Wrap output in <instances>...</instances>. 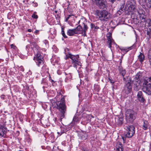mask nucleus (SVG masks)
Wrapping results in <instances>:
<instances>
[{
    "label": "nucleus",
    "instance_id": "obj_1",
    "mask_svg": "<svg viewBox=\"0 0 151 151\" xmlns=\"http://www.w3.org/2000/svg\"><path fill=\"white\" fill-rule=\"evenodd\" d=\"M50 104L51 107L53 108H57L60 111L61 113V117L62 118H64L65 110V99L64 98H62L60 101H57V102H55V100L50 99Z\"/></svg>",
    "mask_w": 151,
    "mask_h": 151
},
{
    "label": "nucleus",
    "instance_id": "obj_2",
    "mask_svg": "<svg viewBox=\"0 0 151 151\" xmlns=\"http://www.w3.org/2000/svg\"><path fill=\"white\" fill-rule=\"evenodd\" d=\"M95 15L102 22L109 21L111 17L110 14L106 10H96Z\"/></svg>",
    "mask_w": 151,
    "mask_h": 151
},
{
    "label": "nucleus",
    "instance_id": "obj_3",
    "mask_svg": "<svg viewBox=\"0 0 151 151\" xmlns=\"http://www.w3.org/2000/svg\"><path fill=\"white\" fill-rule=\"evenodd\" d=\"M139 17L141 21L139 22V21L137 19L134 20V23L138 24V26L140 27H144L145 26V24L143 23L145 22H146V19L145 15V11L143 9H139L137 11Z\"/></svg>",
    "mask_w": 151,
    "mask_h": 151
},
{
    "label": "nucleus",
    "instance_id": "obj_4",
    "mask_svg": "<svg viewBox=\"0 0 151 151\" xmlns=\"http://www.w3.org/2000/svg\"><path fill=\"white\" fill-rule=\"evenodd\" d=\"M136 116L137 113L133 110L128 109L125 112L126 120L127 122L132 123Z\"/></svg>",
    "mask_w": 151,
    "mask_h": 151
},
{
    "label": "nucleus",
    "instance_id": "obj_5",
    "mask_svg": "<svg viewBox=\"0 0 151 151\" xmlns=\"http://www.w3.org/2000/svg\"><path fill=\"white\" fill-rule=\"evenodd\" d=\"M142 89L143 91L147 94H151V77L144 81Z\"/></svg>",
    "mask_w": 151,
    "mask_h": 151
},
{
    "label": "nucleus",
    "instance_id": "obj_6",
    "mask_svg": "<svg viewBox=\"0 0 151 151\" xmlns=\"http://www.w3.org/2000/svg\"><path fill=\"white\" fill-rule=\"evenodd\" d=\"M68 57L71 60L72 66L77 69L78 66H81L82 64L79 59L78 55H74L68 54Z\"/></svg>",
    "mask_w": 151,
    "mask_h": 151
},
{
    "label": "nucleus",
    "instance_id": "obj_7",
    "mask_svg": "<svg viewBox=\"0 0 151 151\" xmlns=\"http://www.w3.org/2000/svg\"><path fill=\"white\" fill-rule=\"evenodd\" d=\"M126 133L125 134L126 137L131 138L135 133V127L133 125H128L126 127Z\"/></svg>",
    "mask_w": 151,
    "mask_h": 151
},
{
    "label": "nucleus",
    "instance_id": "obj_8",
    "mask_svg": "<svg viewBox=\"0 0 151 151\" xmlns=\"http://www.w3.org/2000/svg\"><path fill=\"white\" fill-rule=\"evenodd\" d=\"M33 60L38 67H42L43 65V59L40 53H37L34 57Z\"/></svg>",
    "mask_w": 151,
    "mask_h": 151
},
{
    "label": "nucleus",
    "instance_id": "obj_9",
    "mask_svg": "<svg viewBox=\"0 0 151 151\" xmlns=\"http://www.w3.org/2000/svg\"><path fill=\"white\" fill-rule=\"evenodd\" d=\"M111 35V33L109 32H108L106 35L107 40H108L107 42V44L108 47L110 48L111 49V47H112V45H115L116 48H117V47L119 46L115 43L114 40L112 39Z\"/></svg>",
    "mask_w": 151,
    "mask_h": 151
},
{
    "label": "nucleus",
    "instance_id": "obj_10",
    "mask_svg": "<svg viewBox=\"0 0 151 151\" xmlns=\"http://www.w3.org/2000/svg\"><path fill=\"white\" fill-rule=\"evenodd\" d=\"M139 3L144 8H151V0H139Z\"/></svg>",
    "mask_w": 151,
    "mask_h": 151
},
{
    "label": "nucleus",
    "instance_id": "obj_11",
    "mask_svg": "<svg viewBox=\"0 0 151 151\" xmlns=\"http://www.w3.org/2000/svg\"><path fill=\"white\" fill-rule=\"evenodd\" d=\"M93 0H92L93 1ZM96 4L101 9H106L107 7V2L106 0H94Z\"/></svg>",
    "mask_w": 151,
    "mask_h": 151
},
{
    "label": "nucleus",
    "instance_id": "obj_12",
    "mask_svg": "<svg viewBox=\"0 0 151 151\" xmlns=\"http://www.w3.org/2000/svg\"><path fill=\"white\" fill-rule=\"evenodd\" d=\"M132 86L131 85V83L128 82L126 84L124 87V90L126 91V93L127 94L129 93L132 91Z\"/></svg>",
    "mask_w": 151,
    "mask_h": 151
},
{
    "label": "nucleus",
    "instance_id": "obj_13",
    "mask_svg": "<svg viewBox=\"0 0 151 151\" xmlns=\"http://www.w3.org/2000/svg\"><path fill=\"white\" fill-rule=\"evenodd\" d=\"M135 47V44H134L132 46L129 47H123L121 48L120 50L124 54H125L129 50L134 48Z\"/></svg>",
    "mask_w": 151,
    "mask_h": 151
},
{
    "label": "nucleus",
    "instance_id": "obj_14",
    "mask_svg": "<svg viewBox=\"0 0 151 151\" xmlns=\"http://www.w3.org/2000/svg\"><path fill=\"white\" fill-rule=\"evenodd\" d=\"M137 96L138 100L141 102L144 103L145 101L142 93L141 91H139L138 92Z\"/></svg>",
    "mask_w": 151,
    "mask_h": 151
},
{
    "label": "nucleus",
    "instance_id": "obj_15",
    "mask_svg": "<svg viewBox=\"0 0 151 151\" xmlns=\"http://www.w3.org/2000/svg\"><path fill=\"white\" fill-rule=\"evenodd\" d=\"M64 73L66 76L65 79V82L68 83L72 79V75L71 73L64 72Z\"/></svg>",
    "mask_w": 151,
    "mask_h": 151
},
{
    "label": "nucleus",
    "instance_id": "obj_16",
    "mask_svg": "<svg viewBox=\"0 0 151 151\" xmlns=\"http://www.w3.org/2000/svg\"><path fill=\"white\" fill-rule=\"evenodd\" d=\"M142 76V72H139L137 73L135 77L134 78V80L139 83L140 82V79Z\"/></svg>",
    "mask_w": 151,
    "mask_h": 151
},
{
    "label": "nucleus",
    "instance_id": "obj_17",
    "mask_svg": "<svg viewBox=\"0 0 151 151\" xmlns=\"http://www.w3.org/2000/svg\"><path fill=\"white\" fill-rule=\"evenodd\" d=\"M60 60V58L57 56L54 55L52 56V58L50 60L52 65H55L54 63H58Z\"/></svg>",
    "mask_w": 151,
    "mask_h": 151
},
{
    "label": "nucleus",
    "instance_id": "obj_18",
    "mask_svg": "<svg viewBox=\"0 0 151 151\" xmlns=\"http://www.w3.org/2000/svg\"><path fill=\"white\" fill-rule=\"evenodd\" d=\"M67 34L70 36H73L75 34H77V32L74 29H68L67 31Z\"/></svg>",
    "mask_w": 151,
    "mask_h": 151
},
{
    "label": "nucleus",
    "instance_id": "obj_19",
    "mask_svg": "<svg viewBox=\"0 0 151 151\" xmlns=\"http://www.w3.org/2000/svg\"><path fill=\"white\" fill-rule=\"evenodd\" d=\"M48 134L49 139L50 140H52L54 139V133L52 132L50 130L48 131Z\"/></svg>",
    "mask_w": 151,
    "mask_h": 151
},
{
    "label": "nucleus",
    "instance_id": "obj_20",
    "mask_svg": "<svg viewBox=\"0 0 151 151\" xmlns=\"http://www.w3.org/2000/svg\"><path fill=\"white\" fill-rule=\"evenodd\" d=\"M62 98H64L62 97V95L60 93V90L58 91L57 93V95L56 97L57 101H60Z\"/></svg>",
    "mask_w": 151,
    "mask_h": 151
},
{
    "label": "nucleus",
    "instance_id": "obj_21",
    "mask_svg": "<svg viewBox=\"0 0 151 151\" xmlns=\"http://www.w3.org/2000/svg\"><path fill=\"white\" fill-rule=\"evenodd\" d=\"M138 59L141 63H142L145 60V56L144 54L141 52L138 56Z\"/></svg>",
    "mask_w": 151,
    "mask_h": 151
},
{
    "label": "nucleus",
    "instance_id": "obj_22",
    "mask_svg": "<svg viewBox=\"0 0 151 151\" xmlns=\"http://www.w3.org/2000/svg\"><path fill=\"white\" fill-rule=\"evenodd\" d=\"M116 151H123L122 144L121 143L117 144L116 146Z\"/></svg>",
    "mask_w": 151,
    "mask_h": 151
},
{
    "label": "nucleus",
    "instance_id": "obj_23",
    "mask_svg": "<svg viewBox=\"0 0 151 151\" xmlns=\"http://www.w3.org/2000/svg\"><path fill=\"white\" fill-rule=\"evenodd\" d=\"M148 124L147 121H144L143 124L142 125V128L144 130H147L148 128Z\"/></svg>",
    "mask_w": 151,
    "mask_h": 151
},
{
    "label": "nucleus",
    "instance_id": "obj_24",
    "mask_svg": "<svg viewBox=\"0 0 151 151\" xmlns=\"http://www.w3.org/2000/svg\"><path fill=\"white\" fill-rule=\"evenodd\" d=\"M119 73L122 75V76L123 77L124 76L126 73V70L121 67L119 68Z\"/></svg>",
    "mask_w": 151,
    "mask_h": 151
},
{
    "label": "nucleus",
    "instance_id": "obj_25",
    "mask_svg": "<svg viewBox=\"0 0 151 151\" xmlns=\"http://www.w3.org/2000/svg\"><path fill=\"white\" fill-rule=\"evenodd\" d=\"M79 118L76 116H74L73 118V121L71 122L72 125H74L76 122H79Z\"/></svg>",
    "mask_w": 151,
    "mask_h": 151
},
{
    "label": "nucleus",
    "instance_id": "obj_26",
    "mask_svg": "<svg viewBox=\"0 0 151 151\" xmlns=\"http://www.w3.org/2000/svg\"><path fill=\"white\" fill-rule=\"evenodd\" d=\"M67 131V130L66 128H62L61 131L60 132H58L57 133L58 136H60L62 134L65 133Z\"/></svg>",
    "mask_w": 151,
    "mask_h": 151
},
{
    "label": "nucleus",
    "instance_id": "obj_27",
    "mask_svg": "<svg viewBox=\"0 0 151 151\" xmlns=\"http://www.w3.org/2000/svg\"><path fill=\"white\" fill-rule=\"evenodd\" d=\"M5 133V131L4 130L2 126L0 125V136H3Z\"/></svg>",
    "mask_w": 151,
    "mask_h": 151
},
{
    "label": "nucleus",
    "instance_id": "obj_28",
    "mask_svg": "<svg viewBox=\"0 0 151 151\" xmlns=\"http://www.w3.org/2000/svg\"><path fill=\"white\" fill-rule=\"evenodd\" d=\"M48 73H49L48 72ZM49 81L51 83V84L52 86H54L56 85V83L55 82V81H54L53 79H52V78L50 76V74H49Z\"/></svg>",
    "mask_w": 151,
    "mask_h": 151
},
{
    "label": "nucleus",
    "instance_id": "obj_29",
    "mask_svg": "<svg viewBox=\"0 0 151 151\" xmlns=\"http://www.w3.org/2000/svg\"><path fill=\"white\" fill-rule=\"evenodd\" d=\"M128 9L129 10L130 12H132L134 11L135 6V5H128Z\"/></svg>",
    "mask_w": 151,
    "mask_h": 151
},
{
    "label": "nucleus",
    "instance_id": "obj_30",
    "mask_svg": "<svg viewBox=\"0 0 151 151\" xmlns=\"http://www.w3.org/2000/svg\"><path fill=\"white\" fill-rule=\"evenodd\" d=\"M148 58L149 59V61L150 64L151 66V48L150 49L148 53Z\"/></svg>",
    "mask_w": 151,
    "mask_h": 151
},
{
    "label": "nucleus",
    "instance_id": "obj_31",
    "mask_svg": "<svg viewBox=\"0 0 151 151\" xmlns=\"http://www.w3.org/2000/svg\"><path fill=\"white\" fill-rule=\"evenodd\" d=\"M127 4H128V5H134L135 4V2L134 0H129L127 2Z\"/></svg>",
    "mask_w": 151,
    "mask_h": 151
},
{
    "label": "nucleus",
    "instance_id": "obj_32",
    "mask_svg": "<svg viewBox=\"0 0 151 151\" xmlns=\"http://www.w3.org/2000/svg\"><path fill=\"white\" fill-rule=\"evenodd\" d=\"M61 34L64 38H68L67 36L65 35V33L64 28L63 27L61 28Z\"/></svg>",
    "mask_w": 151,
    "mask_h": 151
},
{
    "label": "nucleus",
    "instance_id": "obj_33",
    "mask_svg": "<svg viewBox=\"0 0 151 151\" xmlns=\"http://www.w3.org/2000/svg\"><path fill=\"white\" fill-rule=\"evenodd\" d=\"M94 89L95 90L98 92H99L100 90V88L99 85L95 84L94 86Z\"/></svg>",
    "mask_w": 151,
    "mask_h": 151
},
{
    "label": "nucleus",
    "instance_id": "obj_34",
    "mask_svg": "<svg viewBox=\"0 0 151 151\" xmlns=\"http://www.w3.org/2000/svg\"><path fill=\"white\" fill-rule=\"evenodd\" d=\"M74 29H76L77 32V34H78L79 31H81L82 29V28L80 25H78Z\"/></svg>",
    "mask_w": 151,
    "mask_h": 151
},
{
    "label": "nucleus",
    "instance_id": "obj_35",
    "mask_svg": "<svg viewBox=\"0 0 151 151\" xmlns=\"http://www.w3.org/2000/svg\"><path fill=\"white\" fill-rule=\"evenodd\" d=\"M123 123V119L122 118H120L118 121V123L119 125L121 126Z\"/></svg>",
    "mask_w": 151,
    "mask_h": 151
},
{
    "label": "nucleus",
    "instance_id": "obj_36",
    "mask_svg": "<svg viewBox=\"0 0 151 151\" xmlns=\"http://www.w3.org/2000/svg\"><path fill=\"white\" fill-rule=\"evenodd\" d=\"M109 4L112 6L113 4H116V0H109Z\"/></svg>",
    "mask_w": 151,
    "mask_h": 151
},
{
    "label": "nucleus",
    "instance_id": "obj_37",
    "mask_svg": "<svg viewBox=\"0 0 151 151\" xmlns=\"http://www.w3.org/2000/svg\"><path fill=\"white\" fill-rule=\"evenodd\" d=\"M83 24L84 25V26L83 28V32L85 35H86V33L88 27L87 25L85 24L84 23H83Z\"/></svg>",
    "mask_w": 151,
    "mask_h": 151
},
{
    "label": "nucleus",
    "instance_id": "obj_38",
    "mask_svg": "<svg viewBox=\"0 0 151 151\" xmlns=\"http://www.w3.org/2000/svg\"><path fill=\"white\" fill-rule=\"evenodd\" d=\"M146 21L147 22V20H146ZM148 23L147 22L146 23V22H145V27L146 26V24H148V25L147 26H148L149 28H151V20H150V19H148Z\"/></svg>",
    "mask_w": 151,
    "mask_h": 151
},
{
    "label": "nucleus",
    "instance_id": "obj_39",
    "mask_svg": "<svg viewBox=\"0 0 151 151\" xmlns=\"http://www.w3.org/2000/svg\"><path fill=\"white\" fill-rule=\"evenodd\" d=\"M149 31L147 30V34L149 36V39H150V37H151L150 32L151 31V28H149Z\"/></svg>",
    "mask_w": 151,
    "mask_h": 151
},
{
    "label": "nucleus",
    "instance_id": "obj_40",
    "mask_svg": "<svg viewBox=\"0 0 151 151\" xmlns=\"http://www.w3.org/2000/svg\"><path fill=\"white\" fill-rule=\"evenodd\" d=\"M109 80L110 83L112 84V85H113L114 83V81L111 78H109Z\"/></svg>",
    "mask_w": 151,
    "mask_h": 151
},
{
    "label": "nucleus",
    "instance_id": "obj_41",
    "mask_svg": "<svg viewBox=\"0 0 151 151\" xmlns=\"http://www.w3.org/2000/svg\"><path fill=\"white\" fill-rule=\"evenodd\" d=\"M87 136L86 134H84L82 137V139H83L85 140L87 139Z\"/></svg>",
    "mask_w": 151,
    "mask_h": 151
},
{
    "label": "nucleus",
    "instance_id": "obj_42",
    "mask_svg": "<svg viewBox=\"0 0 151 151\" xmlns=\"http://www.w3.org/2000/svg\"><path fill=\"white\" fill-rule=\"evenodd\" d=\"M71 16H74L73 14H69L68 15V17L66 18L65 21L66 22H67L69 19L70 17Z\"/></svg>",
    "mask_w": 151,
    "mask_h": 151
},
{
    "label": "nucleus",
    "instance_id": "obj_43",
    "mask_svg": "<svg viewBox=\"0 0 151 151\" xmlns=\"http://www.w3.org/2000/svg\"><path fill=\"white\" fill-rule=\"evenodd\" d=\"M32 17L35 19H37L38 18V16L37 15L35 14H33L32 15Z\"/></svg>",
    "mask_w": 151,
    "mask_h": 151
},
{
    "label": "nucleus",
    "instance_id": "obj_44",
    "mask_svg": "<svg viewBox=\"0 0 151 151\" xmlns=\"http://www.w3.org/2000/svg\"><path fill=\"white\" fill-rule=\"evenodd\" d=\"M11 48H13L14 49H15L16 47V46L14 45L13 44H12L11 45Z\"/></svg>",
    "mask_w": 151,
    "mask_h": 151
},
{
    "label": "nucleus",
    "instance_id": "obj_45",
    "mask_svg": "<svg viewBox=\"0 0 151 151\" xmlns=\"http://www.w3.org/2000/svg\"><path fill=\"white\" fill-rule=\"evenodd\" d=\"M91 28L93 29V27L94 28L95 25L93 24H91Z\"/></svg>",
    "mask_w": 151,
    "mask_h": 151
},
{
    "label": "nucleus",
    "instance_id": "obj_46",
    "mask_svg": "<svg viewBox=\"0 0 151 151\" xmlns=\"http://www.w3.org/2000/svg\"><path fill=\"white\" fill-rule=\"evenodd\" d=\"M57 73L58 75H60L61 74V72L60 70H58L57 71Z\"/></svg>",
    "mask_w": 151,
    "mask_h": 151
},
{
    "label": "nucleus",
    "instance_id": "obj_47",
    "mask_svg": "<svg viewBox=\"0 0 151 151\" xmlns=\"http://www.w3.org/2000/svg\"><path fill=\"white\" fill-rule=\"evenodd\" d=\"M57 14V11H55V13H54V14L55 15V17H56V14Z\"/></svg>",
    "mask_w": 151,
    "mask_h": 151
},
{
    "label": "nucleus",
    "instance_id": "obj_48",
    "mask_svg": "<svg viewBox=\"0 0 151 151\" xmlns=\"http://www.w3.org/2000/svg\"><path fill=\"white\" fill-rule=\"evenodd\" d=\"M99 28V27L97 26H95L94 27V29H98Z\"/></svg>",
    "mask_w": 151,
    "mask_h": 151
},
{
    "label": "nucleus",
    "instance_id": "obj_49",
    "mask_svg": "<svg viewBox=\"0 0 151 151\" xmlns=\"http://www.w3.org/2000/svg\"><path fill=\"white\" fill-rule=\"evenodd\" d=\"M1 99H4V95H1Z\"/></svg>",
    "mask_w": 151,
    "mask_h": 151
},
{
    "label": "nucleus",
    "instance_id": "obj_50",
    "mask_svg": "<svg viewBox=\"0 0 151 151\" xmlns=\"http://www.w3.org/2000/svg\"><path fill=\"white\" fill-rule=\"evenodd\" d=\"M56 18H58L59 17V15L58 14H56V17H55Z\"/></svg>",
    "mask_w": 151,
    "mask_h": 151
},
{
    "label": "nucleus",
    "instance_id": "obj_51",
    "mask_svg": "<svg viewBox=\"0 0 151 151\" xmlns=\"http://www.w3.org/2000/svg\"><path fill=\"white\" fill-rule=\"evenodd\" d=\"M122 139L124 141H125V138L124 137H122Z\"/></svg>",
    "mask_w": 151,
    "mask_h": 151
},
{
    "label": "nucleus",
    "instance_id": "obj_52",
    "mask_svg": "<svg viewBox=\"0 0 151 151\" xmlns=\"http://www.w3.org/2000/svg\"><path fill=\"white\" fill-rule=\"evenodd\" d=\"M28 31L29 32H31L32 31V30L31 29H28Z\"/></svg>",
    "mask_w": 151,
    "mask_h": 151
},
{
    "label": "nucleus",
    "instance_id": "obj_53",
    "mask_svg": "<svg viewBox=\"0 0 151 151\" xmlns=\"http://www.w3.org/2000/svg\"><path fill=\"white\" fill-rule=\"evenodd\" d=\"M68 55H66V58H65V60L67 59L68 58H69L68 57Z\"/></svg>",
    "mask_w": 151,
    "mask_h": 151
},
{
    "label": "nucleus",
    "instance_id": "obj_54",
    "mask_svg": "<svg viewBox=\"0 0 151 151\" xmlns=\"http://www.w3.org/2000/svg\"><path fill=\"white\" fill-rule=\"evenodd\" d=\"M39 32V31L38 30H36L35 32V33H37V32Z\"/></svg>",
    "mask_w": 151,
    "mask_h": 151
},
{
    "label": "nucleus",
    "instance_id": "obj_55",
    "mask_svg": "<svg viewBox=\"0 0 151 151\" xmlns=\"http://www.w3.org/2000/svg\"><path fill=\"white\" fill-rule=\"evenodd\" d=\"M42 149H44L45 148V147L44 146H42Z\"/></svg>",
    "mask_w": 151,
    "mask_h": 151
},
{
    "label": "nucleus",
    "instance_id": "obj_56",
    "mask_svg": "<svg viewBox=\"0 0 151 151\" xmlns=\"http://www.w3.org/2000/svg\"><path fill=\"white\" fill-rule=\"evenodd\" d=\"M123 77V80L124 81H125L126 80L125 78L124 77V76Z\"/></svg>",
    "mask_w": 151,
    "mask_h": 151
},
{
    "label": "nucleus",
    "instance_id": "obj_57",
    "mask_svg": "<svg viewBox=\"0 0 151 151\" xmlns=\"http://www.w3.org/2000/svg\"><path fill=\"white\" fill-rule=\"evenodd\" d=\"M80 20H79L78 22V24H79L80 23Z\"/></svg>",
    "mask_w": 151,
    "mask_h": 151
},
{
    "label": "nucleus",
    "instance_id": "obj_58",
    "mask_svg": "<svg viewBox=\"0 0 151 151\" xmlns=\"http://www.w3.org/2000/svg\"><path fill=\"white\" fill-rule=\"evenodd\" d=\"M90 121L88 119H87V121L88 122H89Z\"/></svg>",
    "mask_w": 151,
    "mask_h": 151
},
{
    "label": "nucleus",
    "instance_id": "obj_59",
    "mask_svg": "<svg viewBox=\"0 0 151 151\" xmlns=\"http://www.w3.org/2000/svg\"><path fill=\"white\" fill-rule=\"evenodd\" d=\"M37 6V4H35V5L34 6Z\"/></svg>",
    "mask_w": 151,
    "mask_h": 151
},
{
    "label": "nucleus",
    "instance_id": "obj_60",
    "mask_svg": "<svg viewBox=\"0 0 151 151\" xmlns=\"http://www.w3.org/2000/svg\"><path fill=\"white\" fill-rule=\"evenodd\" d=\"M48 94H49V93ZM47 96H51V95H50L49 94H48Z\"/></svg>",
    "mask_w": 151,
    "mask_h": 151
},
{
    "label": "nucleus",
    "instance_id": "obj_61",
    "mask_svg": "<svg viewBox=\"0 0 151 151\" xmlns=\"http://www.w3.org/2000/svg\"><path fill=\"white\" fill-rule=\"evenodd\" d=\"M62 144H64V142H62Z\"/></svg>",
    "mask_w": 151,
    "mask_h": 151
},
{
    "label": "nucleus",
    "instance_id": "obj_62",
    "mask_svg": "<svg viewBox=\"0 0 151 151\" xmlns=\"http://www.w3.org/2000/svg\"><path fill=\"white\" fill-rule=\"evenodd\" d=\"M55 47H55V46H53V47H52V48H53V47L55 48Z\"/></svg>",
    "mask_w": 151,
    "mask_h": 151
},
{
    "label": "nucleus",
    "instance_id": "obj_63",
    "mask_svg": "<svg viewBox=\"0 0 151 151\" xmlns=\"http://www.w3.org/2000/svg\"><path fill=\"white\" fill-rule=\"evenodd\" d=\"M122 60L121 59V61H120V63H122Z\"/></svg>",
    "mask_w": 151,
    "mask_h": 151
},
{
    "label": "nucleus",
    "instance_id": "obj_64",
    "mask_svg": "<svg viewBox=\"0 0 151 151\" xmlns=\"http://www.w3.org/2000/svg\"><path fill=\"white\" fill-rule=\"evenodd\" d=\"M45 142H46V139H45Z\"/></svg>",
    "mask_w": 151,
    "mask_h": 151
}]
</instances>
